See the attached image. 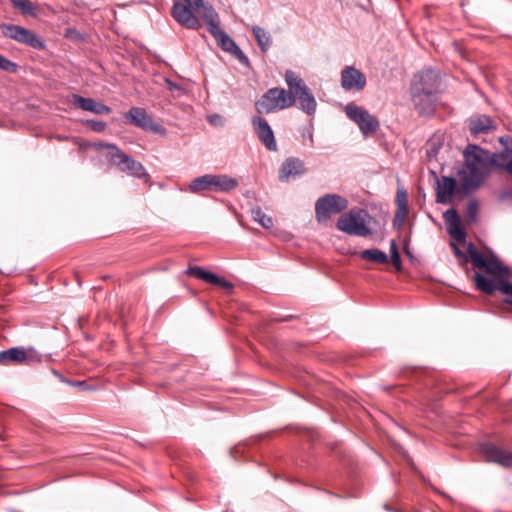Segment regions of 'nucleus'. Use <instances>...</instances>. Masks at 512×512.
<instances>
[{
  "mask_svg": "<svg viewBox=\"0 0 512 512\" xmlns=\"http://www.w3.org/2000/svg\"><path fill=\"white\" fill-rule=\"evenodd\" d=\"M465 164L459 171L460 181L466 190L478 187L494 166V154L477 145H468L464 153Z\"/></svg>",
  "mask_w": 512,
  "mask_h": 512,
  "instance_id": "nucleus-1",
  "label": "nucleus"
},
{
  "mask_svg": "<svg viewBox=\"0 0 512 512\" xmlns=\"http://www.w3.org/2000/svg\"><path fill=\"white\" fill-rule=\"evenodd\" d=\"M238 186V181L225 174H206L195 178L189 184L188 190L191 193L202 191L229 192Z\"/></svg>",
  "mask_w": 512,
  "mask_h": 512,
  "instance_id": "nucleus-2",
  "label": "nucleus"
},
{
  "mask_svg": "<svg viewBox=\"0 0 512 512\" xmlns=\"http://www.w3.org/2000/svg\"><path fill=\"white\" fill-rule=\"evenodd\" d=\"M369 218L366 211L362 209H352L338 218L336 227L338 230L348 235L367 237L371 234Z\"/></svg>",
  "mask_w": 512,
  "mask_h": 512,
  "instance_id": "nucleus-3",
  "label": "nucleus"
},
{
  "mask_svg": "<svg viewBox=\"0 0 512 512\" xmlns=\"http://www.w3.org/2000/svg\"><path fill=\"white\" fill-rule=\"evenodd\" d=\"M295 104V98L283 88H271L255 103L259 114H269L284 110Z\"/></svg>",
  "mask_w": 512,
  "mask_h": 512,
  "instance_id": "nucleus-4",
  "label": "nucleus"
},
{
  "mask_svg": "<svg viewBox=\"0 0 512 512\" xmlns=\"http://www.w3.org/2000/svg\"><path fill=\"white\" fill-rule=\"evenodd\" d=\"M42 354L32 346H17L0 352V363L31 365L40 363Z\"/></svg>",
  "mask_w": 512,
  "mask_h": 512,
  "instance_id": "nucleus-5",
  "label": "nucleus"
},
{
  "mask_svg": "<svg viewBox=\"0 0 512 512\" xmlns=\"http://www.w3.org/2000/svg\"><path fill=\"white\" fill-rule=\"evenodd\" d=\"M468 253L474 266L484 269L487 273L493 275L495 279H499L508 273V269L493 253L478 252L473 248L472 244H469Z\"/></svg>",
  "mask_w": 512,
  "mask_h": 512,
  "instance_id": "nucleus-6",
  "label": "nucleus"
},
{
  "mask_svg": "<svg viewBox=\"0 0 512 512\" xmlns=\"http://www.w3.org/2000/svg\"><path fill=\"white\" fill-rule=\"evenodd\" d=\"M107 148L108 154L106 156L111 164L134 177L142 178L146 176L145 169L141 163L123 153L115 145H107Z\"/></svg>",
  "mask_w": 512,
  "mask_h": 512,
  "instance_id": "nucleus-7",
  "label": "nucleus"
},
{
  "mask_svg": "<svg viewBox=\"0 0 512 512\" xmlns=\"http://www.w3.org/2000/svg\"><path fill=\"white\" fill-rule=\"evenodd\" d=\"M348 207L347 200L335 194H328L317 200L315 204V217L319 223L326 222L333 215L340 213Z\"/></svg>",
  "mask_w": 512,
  "mask_h": 512,
  "instance_id": "nucleus-8",
  "label": "nucleus"
},
{
  "mask_svg": "<svg viewBox=\"0 0 512 512\" xmlns=\"http://www.w3.org/2000/svg\"><path fill=\"white\" fill-rule=\"evenodd\" d=\"M509 272L499 279H488L481 274H475L474 280L477 288L487 294H492L495 290H499L505 295V302L512 304V283L509 282Z\"/></svg>",
  "mask_w": 512,
  "mask_h": 512,
  "instance_id": "nucleus-9",
  "label": "nucleus"
},
{
  "mask_svg": "<svg viewBox=\"0 0 512 512\" xmlns=\"http://www.w3.org/2000/svg\"><path fill=\"white\" fill-rule=\"evenodd\" d=\"M125 118L130 124H133L143 130L151 131L155 134L165 135L166 130L163 126L156 123L147 112L140 107L131 108L126 114Z\"/></svg>",
  "mask_w": 512,
  "mask_h": 512,
  "instance_id": "nucleus-10",
  "label": "nucleus"
},
{
  "mask_svg": "<svg viewBox=\"0 0 512 512\" xmlns=\"http://www.w3.org/2000/svg\"><path fill=\"white\" fill-rule=\"evenodd\" d=\"M345 112L351 120L357 123L363 134L374 133L379 126L377 119L361 107L348 104L345 107Z\"/></svg>",
  "mask_w": 512,
  "mask_h": 512,
  "instance_id": "nucleus-11",
  "label": "nucleus"
},
{
  "mask_svg": "<svg viewBox=\"0 0 512 512\" xmlns=\"http://www.w3.org/2000/svg\"><path fill=\"white\" fill-rule=\"evenodd\" d=\"M1 30L5 36L33 48L42 49L45 46L44 42L40 38L24 27L12 24H3L1 25Z\"/></svg>",
  "mask_w": 512,
  "mask_h": 512,
  "instance_id": "nucleus-12",
  "label": "nucleus"
},
{
  "mask_svg": "<svg viewBox=\"0 0 512 512\" xmlns=\"http://www.w3.org/2000/svg\"><path fill=\"white\" fill-rule=\"evenodd\" d=\"M194 9L187 4L175 2L172 8L174 19L189 29H198L201 24L198 17L193 13Z\"/></svg>",
  "mask_w": 512,
  "mask_h": 512,
  "instance_id": "nucleus-13",
  "label": "nucleus"
},
{
  "mask_svg": "<svg viewBox=\"0 0 512 512\" xmlns=\"http://www.w3.org/2000/svg\"><path fill=\"white\" fill-rule=\"evenodd\" d=\"M421 89L419 84L412 88L414 105L420 114L431 115L435 110V95L431 91L421 92Z\"/></svg>",
  "mask_w": 512,
  "mask_h": 512,
  "instance_id": "nucleus-14",
  "label": "nucleus"
},
{
  "mask_svg": "<svg viewBox=\"0 0 512 512\" xmlns=\"http://www.w3.org/2000/svg\"><path fill=\"white\" fill-rule=\"evenodd\" d=\"M186 274L193 276L197 279H200L202 281H205L207 283L219 286L227 292H231L233 289V284L231 282H229L226 279L221 278L209 271H206L202 267H199V266L189 267L186 270Z\"/></svg>",
  "mask_w": 512,
  "mask_h": 512,
  "instance_id": "nucleus-15",
  "label": "nucleus"
},
{
  "mask_svg": "<svg viewBox=\"0 0 512 512\" xmlns=\"http://www.w3.org/2000/svg\"><path fill=\"white\" fill-rule=\"evenodd\" d=\"M254 130L262 144L270 151L277 150V143L274 133L268 122L262 117H255L252 120Z\"/></svg>",
  "mask_w": 512,
  "mask_h": 512,
  "instance_id": "nucleus-16",
  "label": "nucleus"
},
{
  "mask_svg": "<svg viewBox=\"0 0 512 512\" xmlns=\"http://www.w3.org/2000/svg\"><path fill=\"white\" fill-rule=\"evenodd\" d=\"M341 84L345 90H362L366 77L356 68L348 66L341 73Z\"/></svg>",
  "mask_w": 512,
  "mask_h": 512,
  "instance_id": "nucleus-17",
  "label": "nucleus"
},
{
  "mask_svg": "<svg viewBox=\"0 0 512 512\" xmlns=\"http://www.w3.org/2000/svg\"><path fill=\"white\" fill-rule=\"evenodd\" d=\"M217 40L219 46L226 52L234 55L240 62L248 63V58L223 30L220 28L211 33Z\"/></svg>",
  "mask_w": 512,
  "mask_h": 512,
  "instance_id": "nucleus-18",
  "label": "nucleus"
},
{
  "mask_svg": "<svg viewBox=\"0 0 512 512\" xmlns=\"http://www.w3.org/2000/svg\"><path fill=\"white\" fill-rule=\"evenodd\" d=\"M482 453L487 461L495 462L504 467L512 466V453L494 445H484Z\"/></svg>",
  "mask_w": 512,
  "mask_h": 512,
  "instance_id": "nucleus-19",
  "label": "nucleus"
},
{
  "mask_svg": "<svg viewBox=\"0 0 512 512\" xmlns=\"http://www.w3.org/2000/svg\"><path fill=\"white\" fill-rule=\"evenodd\" d=\"M305 172L304 164L297 158L286 159L279 169L280 181H288L291 178L302 175Z\"/></svg>",
  "mask_w": 512,
  "mask_h": 512,
  "instance_id": "nucleus-20",
  "label": "nucleus"
},
{
  "mask_svg": "<svg viewBox=\"0 0 512 512\" xmlns=\"http://www.w3.org/2000/svg\"><path fill=\"white\" fill-rule=\"evenodd\" d=\"M444 219L449 235L457 242H464L465 232L462 229L461 220L457 212L453 209L446 211L444 213Z\"/></svg>",
  "mask_w": 512,
  "mask_h": 512,
  "instance_id": "nucleus-21",
  "label": "nucleus"
},
{
  "mask_svg": "<svg viewBox=\"0 0 512 512\" xmlns=\"http://www.w3.org/2000/svg\"><path fill=\"white\" fill-rule=\"evenodd\" d=\"M456 189V181L451 177H442L437 182V202L450 203Z\"/></svg>",
  "mask_w": 512,
  "mask_h": 512,
  "instance_id": "nucleus-22",
  "label": "nucleus"
},
{
  "mask_svg": "<svg viewBox=\"0 0 512 512\" xmlns=\"http://www.w3.org/2000/svg\"><path fill=\"white\" fill-rule=\"evenodd\" d=\"M73 104L82 110L89 111L98 115L108 114L111 111L108 106L100 102H96L92 98H85L79 95H73Z\"/></svg>",
  "mask_w": 512,
  "mask_h": 512,
  "instance_id": "nucleus-23",
  "label": "nucleus"
},
{
  "mask_svg": "<svg viewBox=\"0 0 512 512\" xmlns=\"http://www.w3.org/2000/svg\"><path fill=\"white\" fill-rule=\"evenodd\" d=\"M437 83V75L432 70H425L414 77L412 88L419 84L422 87L421 92L431 91L434 93Z\"/></svg>",
  "mask_w": 512,
  "mask_h": 512,
  "instance_id": "nucleus-24",
  "label": "nucleus"
},
{
  "mask_svg": "<svg viewBox=\"0 0 512 512\" xmlns=\"http://www.w3.org/2000/svg\"><path fill=\"white\" fill-rule=\"evenodd\" d=\"M201 18L205 20L209 27V32L212 33L219 29V19L215 10L211 6H206L202 3V6L198 10H194Z\"/></svg>",
  "mask_w": 512,
  "mask_h": 512,
  "instance_id": "nucleus-25",
  "label": "nucleus"
},
{
  "mask_svg": "<svg viewBox=\"0 0 512 512\" xmlns=\"http://www.w3.org/2000/svg\"><path fill=\"white\" fill-rule=\"evenodd\" d=\"M295 102L298 101L299 108L308 114H312L316 110V100L309 88L305 89L299 94L293 96Z\"/></svg>",
  "mask_w": 512,
  "mask_h": 512,
  "instance_id": "nucleus-26",
  "label": "nucleus"
},
{
  "mask_svg": "<svg viewBox=\"0 0 512 512\" xmlns=\"http://www.w3.org/2000/svg\"><path fill=\"white\" fill-rule=\"evenodd\" d=\"M285 82L289 88L287 92L291 93L293 96L308 88L304 81L291 70L285 72Z\"/></svg>",
  "mask_w": 512,
  "mask_h": 512,
  "instance_id": "nucleus-27",
  "label": "nucleus"
},
{
  "mask_svg": "<svg viewBox=\"0 0 512 512\" xmlns=\"http://www.w3.org/2000/svg\"><path fill=\"white\" fill-rule=\"evenodd\" d=\"M469 128L472 134H480L494 129L492 120L487 116L472 118L469 122Z\"/></svg>",
  "mask_w": 512,
  "mask_h": 512,
  "instance_id": "nucleus-28",
  "label": "nucleus"
},
{
  "mask_svg": "<svg viewBox=\"0 0 512 512\" xmlns=\"http://www.w3.org/2000/svg\"><path fill=\"white\" fill-rule=\"evenodd\" d=\"M494 166H497L512 176V149H506L494 154Z\"/></svg>",
  "mask_w": 512,
  "mask_h": 512,
  "instance_id": "nucleus-29",
  "label": "nucleus"
},
{
  "mask_svg": "<svg viewBox=\"0 0 512 512\" xmlns=\"http://www.w3.org/2000/svg\"><path fill=\"white\" fill-rule=\"evenodd\" d=\"M359 256L367 261L379 264L388 263V255L379 249H367L359 253Z\"/></svg>",
  "mask_w": 512,
  "mask_h": 512,
  "instance_id": "nucleus-30",
  "label": "nucleus"
},
{
  "mask_svg": "<svg viewBox=\"0 0 512 512\" xmlns=\"http://www.w3.org/2000/svg\"><path fill=\"white\" fill-rule=\"evenodd\" d=\"M252 32L262 52H266L271 45L270 34L265 29L258 26L252 27Z\"/></svg>",
  "mask_w": 512,
  "mask_h": 512,
  "instance_id": "nucleus-31",
  "label": "nucleus"
},
{
  "mask_svg": "<svg viewBox=\"0 0 512 512\" xmlns=\"http://www.w3.org/2000/svg\"><path fill=\"white\" fill-rule=\"evenodd\" d=\"M251 214L253 220L259 223L263 228L269 229L273 226L272 218L266 215L260 208H253Z\"/></svg>",
  "mask_w": 512,
  "mask_h": 512,
  "instance_id": "nucleus-32",
  "label": "nucleus"
},
{
  "mask_svg": "<svg viewBox=\"0 0 512 512\" xmlns=\"http://www.w3.org/2000/svg\"><path fill=\"white\" fill-rule=\"evenodd\" d=\"M22 14L36 16V6L29 0H10Z\"/></svg>",
  "mask_w": 512,
  "mask_h": 512,
  "instance_id": "nucleus-33",
  "label": "nucleus"
},
{
  "mask_svg": "<svg viewBox=\"0 0 512 512\" xmlns=\"http://www.w3.org/2000/svg\"><path fill=\"white\" fill-rule=\"evenodd\" d=\"M397 209H408L407 192L403 189L398 190L396 194Z\"/></svg>",
  "mask_w": 512,
  "mask_h": 512,
  "instance_id": "nucleus-34",
  "label": "nucleus"
},
{
  "mask_svg": "<svg viewBox=\"0 0 512 512\" xmlns=\"http://www.w3.org/2000/svg\"><path fill=\"white\" fill-rule=\"evenodd\" d=\"M0 69L8 72H15L17 70V65L0 55Z\"/></svg>",
  "mask_w": 512,
  "mask_h": 512,
  "instance_id": "nucleus-35",
  "label": "nucleus"
},
{
  "mask_svg": "<svg viewBox=\"0 0 512 512\" xmlns=\"http://www.w3.org/2000/svg\"><path fill=\"white\" fill-rule=\"evenodd\" d=\"M408 209H397L393 224L394 226L400 228L407 217Z\"/></svg>",
  "mask_w": 512,
  "mask_h": 512,
  "instance_id": "nucleus-36",
  "label": "nucleus"
},
{
  "mask_svg": "<svg viewBox=\"0 0 512 512\" xmlns=\"http://www.w3.org/2000/svg\"><path fill=\"white\" fill-rule=\"evenodd\" d=\"M86 125L89 126L95 132H102L106 127V124L104 122L95 120H88L86 122Z\"/></svg>",
  "mask_w": 512,
  "mask_h": 512,
  "instance_id": "nucleus-37",
  "label": "nucleus"
},
{
  "mask_svg": "<svg viewBox=\"0 0 512 512\" xmlns=\"http://www.w3.org/2000/svg\"><path fill=\"white\" fill-rule=\"evenodd\" d=\"M436 145H440V137H432L429 140L430 148L427 151L429 157L435 156L437 154V149L435 148Z\"/></svg>",
  "mask_w": 512,
  "mask_h": 512,
  "instance_id": "nucleus-38",
  "label": "nucleus"
},
{
  "mask_svg": "<svg viewBox=\"0 0 512 512\" xmlns=\"http://www.w3.org/2000/svg\"><path fill=\"white\" fill-rule=\"evenodd\" d=\"M188 6L193 8L194 10H198L199 7L202 6L203 0H183Z\"/></svg>",
  "mask_w": 512,
  "mask_h": 512,
  "instance_id": "nucleus-39",
  "label": "nucleus"
},
{
  "mask_svg": "<svg viewBox=\"0 0 512 512\" xmlns=\"http://www.w3.org/2000/svg\"><path fill=\"white\" fill-rule=\"evenodd\" d=\"M391 261L397 270L401 269V260L399 253H394V255L391 256Z\"/></svg>",
  "mask_w": 512,
  "mask_h": 512,
  "instance_id": "nucleus-40",
  "label": "nucleus"
},
{
  "mask_svg": "<svg viewBox=\"0 0 512 512\" xmlns=\"http://www.w3.org/2000/svg\"><path fill=\"white\" fill-rule=\"evenodd\" d=\"M477 208H478V205L476 202L474 201H471L468 205V212L470 214V216H473L475 214V212L477 211Z\"/></svg>",
  "mask_w": 512,
  "mask_h": 512,
  "instance_id": "nucleus-41",
  "label": "nucleus"
},
{
  "mask_svg": "<svg viewBox=\"0 0 512 512\" xmlns=\"http://www.w3.org/2000/svg\"><path fill=\"white\" fill-rule=\"evenodd\" d=\"M451 247H452V249H453V251H454V253H455V255H456L457 257L465 258V255H464V254H463V252H462V251L457 247V245H456V244L452 243V244H451Z\"/></svg>",
  "mask_w": 512,
  "mask_h": 512,
  "instance_id": "nucleus-42",
  "label": "nucleus"
},
{
  "mask_svg": "<svg viewBox=\"0 0 512 512\" xmlns=\"http://www.w3.org/2000/svg\"><path fill=\"white\" fill-rule=\"evenodd\" d=\"M209 121L214 124V125H217V124H221L222 123V118L218 115H213V116H210L209 117Z\"/></svg>",
  "mask_w": 512,
  "mask_h": 512,
  "instance_id": "nucleus-43",
  "label": "nucleus"
},
{
  "mask_svg": "<svg viewBox=\"0 0 512 512\" xmlns=\"http://www.w3.org/2000/svg\"><path fill=\"white\" fill-rule=\"evenodd\" d=\"M107 145H108L107 143L98 142V143H94L92 145V147H94L97 150L106 149L108 151Z\"/></svg>",
  "mask_w": 512,
  "mask_h": 512,
  "instance_id": "nucleus-44",
  "label": "nucleus"
},
{
  "mask_svg": "<svg viewBox=\"0 0 512 512\" xmlns=\"http://www.w3.org/2000/svg\"><path fill=\"white\" fill-rule=\"evenodd\" d=\"M394 253H399V252H398L396 241L392 240L391 243H390V254H391V256L394 255Z\"/></svg>",
  "mask_w": 512,
  "mask_h": 512,
  "instance_id": "nucleus-45",
  "label": "nucleus"
}]
</instances>
